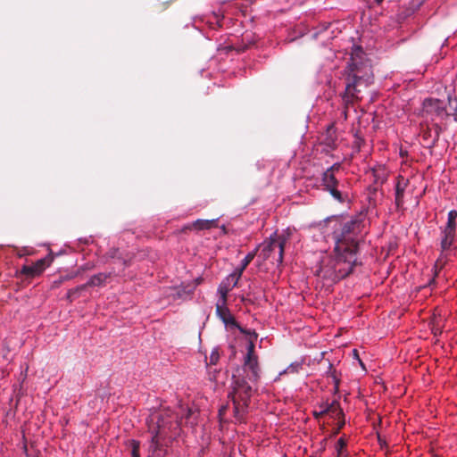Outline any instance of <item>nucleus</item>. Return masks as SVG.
I'll use <instances>...</instances> for the list:
<instances>
[{"label": "nucleus", "instance_id": "obj_1", "mask_svg": "<svg viewBox=\"0 0 457 457\" xmlns=\"http://www.w3.org/2000/svg\"><path fill=\"white\" fill-rule=\"evenodd\" d=\"M254 348L255 345L251 340L242 368H237L232 375L230 391L228 395L233 403L234 417L238 421L245 420L250 405L253 388L249 383H256L260 379L261 369Z\"/></svg>", "mask_w": 457, "mask_h": 457}, {"label": "nucleus", "instance_id": "obj_2", "mask_svg": "<svg viewBox=\"0 0 457 457\" xmlns=\"http://www.w3.org/2000/svg\"><path fill=\"white\" fill-rule=\"evenodd\" d=\"M363 52L358 48L353 53L350 62L344 70L345 83L342 99L346 108L354 106L363 98V93L373 83V72L370 65L363 62Z\"/></svg>", "mask_w": 457, "mask_h": 457}, {"label": "nucleus", "instance_id": "obj_3", "mask_svg": "<svg viewBox=\"0 0 457 457\" xmlns=\"http://www.w3.org/2000/svg\"><path fill=\"white\" fill-rule=\"evenodd\" d=\"M358 250L349 249L345 244L335 245L333 255L322 262L319 276L333 283L348 277L357 263Z\"/></svg>", "mask_w": 457, "mask_h": 457}, {"label": "nucleus", "instance_id": "obj_4", "mask_svg": "<svg viewBox=\"0 0 457 457\" xmlns=\"http://www.w3.org/2000/svg\"><path fill=\"white\" fill-rule=\"evenodd\" d=\"M362 220L359 216L351 218L342 224L340 232L336 234V245L345 244L349 249L358 250L357 237L361 230Z\"/></svg>", "mask_w": 457, "mask_h": 457}, {"label": "nucleus", "instance_id": "obj_5", "mask_svg": "<svg viewBox=\"0 0 457 457\" xmlns=\"http://www.w3.org/2000/svg\"><path fill=\"white\" fill-rule=\"evenodd\" d=\"M287 241V237L285 235H278L275 232L257 247L258 249L262 247L260 257H262L264 261L272 258L278 265L281 264Z\"/></svg>", "mask_w": 457, "mask_h": 457}, {"label": "nucleus", "instance_id": "obj_6", "mask_svg": "<svg viewBox=\"0 0 457 457\" xmlns=\"http://www.w3.org/2000/svg\"><path fill=\"white\" fill-rule=\"evenodd\" d=\"M172 411L162 410L152 413L146 420L148 431L156 435L167 436L172 427Z\"/></svg>", "mask_w": 457, "mask_h": 457}, {"label": "nucleus", "instance_id": "obj_7", "mask_svg": "<svg viewBox=\"0 0 457 457\" xmlns=\"http://www.w3.org/2000/svg\"><path fill=\"white\" fill-rule=\"evenodd\" d=\"M54 256L49 253L46 257L37 260L31 265H23L21 270L16 271V278L21 280H29L40 276L43 271L51 265Z\"/></svg>", "mask_w": 457, "mask_h": 457}, {"label": "nucleus", "instance_id": "obj_8", "mask_svg": "<svg viewBox=\"0 0 457 457\" xmlns=\"http://www.w3.org/2000/svg\"><path fill=\"white\" fill-rule=\"evenodd\" d=\"M457 211L452 210L448 212L447 223L442 230L441 248L443 251L449 250L456 235Z\"/></svg>", "mask_w": 457, "mask_h": 457}, {"label": "nucleus", "instance_id": "obj_9", "mask_svg": "<svg viewBox=\"0 0 457 457\" xmlns=\"http://www.w3.org/2000/svg\"><path fill=\"white\" fill-rule=\"evenodd\" d=\"M321 181L324 189L328 191L335 200H337L338 203H344L345 201V197L343 195L341 191L337 189L339 182L337 179L335 174L325 170L322 173Z\"/></svg>", "mask_w": 457, "mask_h": 457}, {"label": "nucleus", "instance_id": "obj_10", "mask_svg": "<svg viewBox=\"0 0 457 457\" xmlns=\"http://www.w3.org/2000/svg\"><path fill=\"white\" fill-rule=\"evenodd\" d=\"M216 313L217 316L222 320V322L231 328H237L240 330L241 333H245V329L241 328L239 324L235 320L234 316L231 314L229 309L226 305H221L220 303L216 304Z\"/></svg>", "mask_w": 457, "mask_h": 457}, {"label": "nucleus", "instance_id": "obj_11", "mask_svg": "<svg viewBox=\"0 0 457 457\" xmlns=\"http://www.w3.org/2000/svg\"><path fill=\"white\" fill-rule=\"evenodd\" d=\"M423 110L426 113L442 117L448 115L443 102L438 99H426L423 102Z\"/></svg>", "mask_w": 457, "mask_h": 457}, {"label": "nucleus", "instance_id": "obj_12", "mask_svg": "<svg viewBox=\"0 0 457 457\" xmlns=\"http://www.w3.org/2000/svg\"><path fill=\"white\" fill-rule=\"evenodd\" d=\"M409 185V180L403 176L397 177V182L395 185V203L398 210L402 209L404 204V194Z\"/></svg>", "mask_w": 457, "mask_h": 457}, {"label": "nucleus", "instance_id": "obj_13", "mask_svg": "<svg viewBox=\"0 0 457 457\" xmlns=\"http://www.w3.org/2000/svg\"><path fill=\"white\" fill-rule=\"evenodd\" d=\"M337 139L336 128L334 125H329L322 136L320 144L324 145L328 151L335 150L337 148Z\"/></svg>", "mask_w": 457, "mask_h": 457}, {"label": "nucleus", "instance_id": "obj_14", "mask_svg": "<svg viewBox=\"0 0 457 457\" xmlns=\"http://www.w3.org/2000/svg\"><path fill=\"white\" fill-rule=\"evenodd\" d=\"M320 414H331L334 418H344V412L337 400L332 401L330 403L320 405Z\"/></svg>", "mask_w": 457, "mask_h": 457}, {"label": "nucleus", "instance_id": "obj_15", "mask_svg": "<svg viewBox=\"0 0 457 457\" xmlns=\"http://www.w3.org/2000/svg\"><path fill=\"white\" fill-rule=\"evenodd\" d=\"M114 275V271L100 272L93 275L89 280L85 283L87 287H104L108 280Z\"/></svg>", "mask_w": 457, "mask_h": 457}, {"label": "nucleus", "instance_id": "obj_16", "mask_svg": "<svg viewBox=\"0 0 457 457\" xmlns=\"http://www.w3.org/2000/svg\"><path fill=\"white\" fill-rule=\"evenodd\" d=\"M440 131L441 128L438 125H436L433 136L432 130L430 129H427L422 132V140L428 145L429 148H432L436 145V142L439 139Z\"/></svg>", "mask_w": 457, "mask_h": 457}, {"label": "nucleus", "instance_id": "obj_17", "mask_svg": "<svg viewBox=\"0 0 457 457\" xmlns=\"http://www.w3.org/2000/svg\"><path fill=\"white\" fill-rule=\"evenodd\" d=\"M258 248H255L253 251L248 253L246 256L243 259L240 267H238L234 271V276L232 278H235V284L238 283V280L240 279L244 270L247 268V266L250 264V262L253 260L257 253Z\"/></svg>", "mask_w": 457, "mask_h": 457}, {"label": "nucleus", "instance_id": "obj_18", "mask_svg": "<svg viewBox=\"0 0 457 457\" xmlns=\"http://www.w3.org/2000/svg\"><path fill=\"white\" fill-rule=\"evenodd\" d=\"M218 226V220H196L190 225L187 226V228L189 229H196V230H205L210 229L212 228H216Z\"/></svg>", "mask_w": 457, "mask_h": 457}, {"label": "nucleus", "instance_id": "obj_19", "mask_svg": "<svg viewBox=\"0 0 457 457\" xmlns=\"http://www.w3.org/2000/svg\"><path fill=\"white\" fill-rule=\"evenodd\" d=\"M220 370L217 369L216 366H207L209 380L216 384H224V381L220 379Z\"/></svg>", "mask_w": 457, "mask_h": 457}, {"label": "nucleus", "instance_id": "obj_20", "mask_svg": "<svg viewBox=\"0 0 457 457\" xmlns=\"http://www.w3.org/2000/svg\"><path fill=\"white\" fill-rule=\"evenodd\" d=\"M87 287L86 286V284H82L80 286H78L74 288H71L70 290H68L67 292V295H66V299L71 303L73 302L76 298H78L80 295V293L84 290H86Z\"/></svg>", "mask_w": 457, "mask_h": 457}, {"label": "nucleus", "instance_id": "obj_21", "mask_svg": "<svg viewBox=\"0 0 457 457\" xmlns=\"http://www.w3.org/2000/svg\"><path fill=\"white\" fill-rule=\"evenodd\" d=\"M152 438L150 442V449L152 452H157L162 449V444L161 442L166 436L156 435L155 433H151Z\"/></svg>", "mask_w": 457, "mask_h": 457}, {"label": "nucleus", "instance_id": "obj_22", "mask_svg": "<svg viewBox=\"0 0 457 457\" xmlns=\"http://www.w3.org/2000/svg\"><path fill=\"white\" fill-rule=\"evenodd\" d=\"M372 174L374 177L375 184L383 185L387 179V173L385 169L373 170Z\"/></svg>", "mask_w": 457, "mask_h": 457}, {"label": "nucleus", "instance_id": "obj_23", "mask_svg": "<svg viewBox=\"0 0 457 457\" xmlns=\"http://www.w3.org/2000/svg\"><path fill=\"white\" fill-rule=\"evenodd\" d=\"M345 448H346V440L344 437H340L336 445L337 457H343L344 451Z\"/></svg>", "mask_w": 457, "mask_h": 457}, {"label": "nucleus", "instance_id": "obj_24", "mask_svg": "<svg viewBox=\"0 0 457 457\" xmlns=\"http://www.w3.org/2000/svg\"><path fill=\"white\" fill-rule=\"evenodd\" d=\"M220 360V353L217 348H214L209 357V362H207V366H216Z\"/></svg>", "mask_w": 457, "mask_h": 457}, {"label": "nucleus", "instance_id": "obj_25", "mask_svg": "<svg viewBox=\"0 0 457 457\" xmlns=\"http://www.w3.org/2000/svg\"><path fill=\"white\" fill-rule=\"evenodd\" d=\"M108 254H109V256L112 259H115V260L120 262L123 266H127L128 265L127 260H125V259L120 257V252H119L118 249H111L109 251Z\"/></svg>", "mask_w": 457, "mask_h": 457}, {"label": "nucleus", "instance_id": "obj_26", "mask_svg": "<svg viewBox=\"0 0 457 457\" xmlns=\"http://www.w3.org/2000/svg\"><path fill=\"white\" fill-rule=\"evenodd\" d=\"M129 445L131 446V457H140L139 449L140 443L137 440H130Z\"/></svg>", "mask_w": 457, "mask_h": 457}, {"label": "nucleus", "instance_id": "obj_27", "mask_svg": "<svg viewBox=\"0 0 457 457\" xmlns=\"http://www.w3.org/2000/svg\"><path fill=\"white\" fill-rule=\"evenodd\" d=\"M229 287H226V286H220V288H219V292L220 293V295H221V305H226V303H227V294L228 292L229 291Z\"/></svg>", "mask_w": 457, "mask_h": 457}, {"label": "nucleus", "instance_id": "obj_28", "mask_svg": "<svg viewBox=\"0 0 457 457\" xmlns=\"http://www.w3.org/2000/svg\"><path fill=\"white\" fill-rule=\"evenodd\" d=\"M71 278V277H70V276L61 277L59 279L54 280L52 283L51 288H53V289L58 288L65 280L70 279Z\"/></svg>", "mask_w": 457, "mask_h": 457}, {"label": "nucleus", "instance_id": "obj_29", "mask_svg": "<svg viewBox=\"0 0 457 457\" xmlns=\"http://www.w3.org/2000/svg\"><path fill=\"white\" fill-rule=\"evenodd\" d=\"M337 419L338 420V423H337V428L334 431V435H337L345 424V417L344 418H337Z\"/></svg>", "mask_w": 457, "mask_h": 457}, {"label": "nucleus", "instance_id": "obj_30", "mask_svg": "<svg viewBox=\"0 0 457 457\" xmlns=\"http://www.w3.org/2000/svg\"><path fill=\"white\" fill-rule=\"evenodd\" d=\"M341 168L340 163H335L331 167L326 170V171H330L331 173L335 174L336 171H338Z\"/></svg>", "mask_w": 457, "mask_h": 457}, {"label": "nucleus", "instance_id": "obj_31", "mask_svg": "<svg viewBox=\"0 0 457 457\" xmlns=\"http://www.w3.org/2000/svg\"><path fill=\"white\" fill-rule=\"evenodd\" d=\"M244 334H248L250 336L249 343L251 342V340L254 341L258 337V334L255 331L251 332L245 329V332ZM253 343L254 344V342Z\"/></svg>", "mask_w": 457, "mask_h": 457}, {"label": "nucleus", "instance_id": "obj_32", "mask_svg": "<svg viewBox=\"0 0 457 457\" xmlns=\"http://www.w3.org/2000/svg\"><path fill=\"white\" fill-rule=\"evenodd\" d=\"M234 276V272L232 274H230L228 278H227V281L230 284H232V287H236L237 284H235V278H232Z\"/></svg>", "mask_w": 457, "mask_h": 457}, {"label": "nucleus", "instance_id": "obj_33", "mask_svg": "<svg viewBox=\"0 0 457 457\" xmlns=\"http://www.w3.org/2000/svg\"><path fill=\"white\" fill-rule=\"evenodd\" d=\"M227 409H228V405H223V406H221V407L220 408V410H219V415H220V417H222V416L225 414V412H226Z\"/></svg>", "mask_w": 457, "mask_h": 457}, {"label": "nucleus", "instance_id": "obj_34", "mask_svg": "<svg viewBox=\"0 0 457 457\" xmlns=\"http://www.w3.org/2000/svg\"><path fill=\"white\" fill-rule=\"evenodd\" d=\"M353 355L354 357H356V358L359 360L360 364H361V366H363V363H362V362H361V361L359 359L358 351H357L356 349H353Z\"/></svg>", "mask_w": 457, "mask_h": 457}, {"label": "nucleus", "instance_id": "obj_35", "mask_svg": "<svg viewBox=\"0 0 457 457\" xmlns=\"http://www.w3.org/2000/svg\"><path fill=\"white\" fill-rule=\"evenodd\" d=\"M335 382V390L337 391L339 388V379H337L335 376L333 377Z\"/></svg>", "mask_w": 457, "mask_h": 457}, {"label": "nucleus", "instance_id": "obj_36", "mask_svg": "<svg viewBox=\"0 0 457 457\" xmlns=\"http://www.w3.org/2000/svg\"><path fill=\"white\" fill-rule=\"evenodd\" d=\"M439 265H440V268L443 267L444 262H442V260H437L436 262L435 267L437 268Z\"/></svg>", "mask_w": 457, "mask_h": 457}, {"label": "nucleus", "instance_id": "obj_37", "mask_svg": "<svg viewBox=\"0 0 457 457\" xmlns=\"http://www.w3.org/2000/svg\"><path fill=\"white\" fill-rule=\"evenodd\" d=\"M90 269H91V267H90L88 264L84 265V266H81V267L79 268V270H83V271H84V270H90Z\"/></svg>", "mask_w": 457, "mask_h": 457}, {"label": "nucleus", "instance_id": "obj_38", "mask_svg": "<svg viewBox=\"0 0 457 457\" xmlns=\"http://www.w3.org/2000/svg\"><path fill=\"white\" fill-rule=\"evenodd\" d=\"M314 415L316 418H319V417L322 416L323 414H320V412L315 411Z\"/></svg>", "mask_w": 457, "mask_h": 457}, {"label": "nucleus", "instance_id": "obj_39", "mask_svg": "<svg viewBox=\"0 0 457 457\" xmlns=\"http://www.w3.org/2000/svg\"><path fill=\"white\" fill-rule=\"evenodd\" d=\"M384 0H375L377 4H381Z\"/></svg>", "mask_w": 457, "mask_h": 457}]
</instances>
